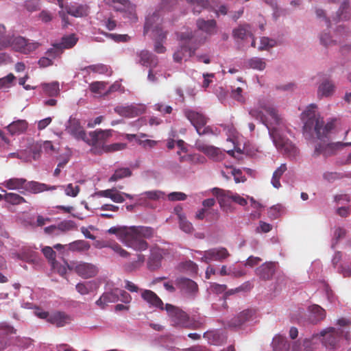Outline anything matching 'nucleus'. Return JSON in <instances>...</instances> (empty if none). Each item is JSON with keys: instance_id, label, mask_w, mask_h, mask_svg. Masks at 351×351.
Here are the masks:
<instances>
[{"instance_id": "nucleus-60", "label": "nucleus", "mask_w": 351, "mask_h": 351, "mask_svg": "<svg viewBox=\"0 0 351 351\" xmlns=\"http://www.w3.org/2000/svg\"><path fill=\"white\" fill-rule=\"evenodd\" d=\"M168 169L177 176H182L185 174V169L178 162H173L168 165Z\"/></svg>"}, {"instance_id": "nucleus-27", "label": "nucleus", "mask_w": 351, "mask_h": 351, "mask_svg": "<svg viewBox=\"0 0 351 351\" xmlns=\"http://www.w3.org/2000/svg\"><path fill=\"white\" fill-rule=\"evenodd\" d=\"M203 337L207 339L208 343L215 346L223 343L226 339V335L221 330H208L204 333Z\"/></svg>"}, {"instance_id": "nucleus-43", "label": "nucleus", "mask_w": 351, "mask_h": 351, "mask_svg": "<svg viewBox=\"0 0 351 351\" xmlns=\"http://www.w3.org/2000/svg\"><path fill=\"white\" fill-rule=\"evenodd\" d=\"M287 170L286 164H282L273 173V176L271 180L272 186L276 189H279L281 186L280 182V178L282 175Z\"/></svg>"}, {"instance_id": "nucleus-46", "label": "nucleus", "mask_w": 351, "mask_h": 351, "mask_svg": "<svg viewBox=\"0 0 351 351\" xmlns=\"http://www.w3.org/2000/svg\"><path fill=\"white\" fill-rule=\"evenodd\" d=\"M221 175L226 180H229L231 178V176H233L236 183L244 182L246 180L245 176L242 175L241 170L237 169H231L228 174H226V172L222 171Z\"/></svg>"}, {"instance_id": "nucleus-36", "label": "nucleus", "mask_w": 351, "mask_h": 351, "mask_svg": "<svg viewBox=\"0 0 351 351\" xmlns=\"http://www.w3.org/2000/svg\"><path fill=\"white\" fill-rule=\"evenodd\" d=\"M271 346L274 351H288L290 348L286 337L281 335H276L273 338Z\"/></svg>"}, {"instance_id": "nucleus-7", "label": "nucleus", "mask_w": 351, "mask_h": 351, "mask_svg": "<svg viewBox=\"0 0 351 351\" xmlns=\"http://www.w3.org/2000/svg\"><path fill=\"white\" fill-rule=\"evenodd\" d=\"M183 114L194 126L199 135L212 132L210 127H204L207 123V118L200 109L187 107L183 109Z\"/></svg>"}, {"instance_id": "nucleus-11", "label": "nucleus", "mask_w": 351, "mask_h": 351, "mask_svg": "<svg viewBox=\"0 0 351 351\" xmlns=\"http://www.w3.org/2000/svg\"><path fill=\"white\" fill-rule=\"evenodd\" d=\"M194 252L202 255L201 261L206 263L212 261L223 262L230 256L228 250L224 247H213L206 251L194 250Z\"/></svg>"}, {"instance_id": "nucleus-32", "label": "nucleus", "mask_w": 351, "mask_h": 351, "mask_svg": "<svg viewBox=\"0 0 351 351\" xmlns=\"http://www.w3.org/2000/svg\"><path fill=\"white\" fill-rule=\"evenodd\" d=\"M275 263L266 262L256 269V274L261 279L268 280L272 277L275 272Z\"/></svg>"}, {"instance_id": "nucleus-49", "label": "nucleus", "mask_w": 351, "mask_h": 351, "mask_svg": "<svg viewBox=\"0 0 351 351\" xmlns=\"http://www.w3.org/2000/svg\"><path fill=\"white\" fill-rule=\"evenodd\" d=\"M348 8H349L348 1H343L341 3V4L337 12V16H336L337 19H336L338 21L348 19H349V14L348 12Z\"/></svg>"}, {"instance_id": "nucleus-40", "label": "nucleus", "mask_w": 351, "mask_h": 351, "mask_svg": "<svg viewBox=\"0 0 351 351\" xmlns=\"http://www.w3.org/2000/svg\"><path fill=\"white\" fill-rule=\"evenodd\" d=\"M90 247V244L84 240H77L68 244V250L72 252L87 251Z\"/></svg>"}, {"instance_id": "nucleus-44", "label": "nucleus", "mask_w": 351, "mask_h": 351, "mask_svg": "<svg viewBox=\"0 0 351 351\" xmlns=\"http://www.w3.org/2000/svg\"><path fill=\"white\" fill-rule=\"evenodd\" d=\"M224 130L226 132L227 135L228 136L227 141H230L234 144V149L237 150L238 153H241V148L236 145V142L237 141V132L236 129L232 125H227Z\"/></svg>"}, {"instance_id": "nucleus-51", "label": "nucleus", "mask_w": 351, "mask_h": 351, "mask_svg": "<svg viewBox=\"0 0 351 351\" xmlns=\"http://www.w3.org/2000/svg\"><path fill=\"white\" fill-rule=\"evenodd\" d=\"M100 34L116 43H125L130 40V36L128 34H112L104 31H101Z\"/></svg>"}, {"instance_id": "nucleus-55", "label": "nucleus", "mask_w": 351, "mask_h": 351, "mask_svg": "<svg viewBox=\"0 0 351 351\" xmlns=\"http://www.w3.org/2000/svg\"><path fill=\"white\" fill-rule=\"evenodd\" d=\"M76 291L81 295H88L92 291L90 282H79L75 286Z\"/></svg>"}, {"instance_id": "nucleus-53", "label": "nucleus", "mask_w": 351, "mask_h": 351, "mask_svg": "<svg viewBox=\"0 0 351 351\" xmlns=\"http://www.w3.org/2000/svg\"><path fill=\"white\" fill-rule=\"evenodd\" d=\"M63 51L58 43H56L52 45V47L46 51V56H48L53 61L55 58L59 57L62 53Z\"/></svg>"}, {"instance_id": "nucleus-6", "label": "nucleus", "mask_w": 351, "mask_h": 351, "mask_svg": "<svg viewBox=\"0 0 351 351\" xmlns=\"http://www.w3.org/2000/svg\"><path fill=\"white\" fill-rule=\"evenodd\" d=\"M180 43L173 53L175 62H180L195 55V51L206 41V37L197 32L186 30L177 34Z\"/></svg>"}, {"instance_id": "nucleus-58", "label": "nucleus", "mask_w": 351, "mask_h": 351, "mask_svg": "<svg viewBox=\"0 0 351 351\" xmlns=\"http://www.w3.org/2000/svg\"><path fill=\"white\" fill-rule=\"evenodd\" d=\"M108 247L110 248L115 253H117L123 258H127L130 255L129 252L123 249L121 246L116 242L109 241V245Z\"/></svg>"}, {"instance_id": "nucleus-64", "label": "nucleus", "mask_w": 351, "mask_h": 351, "mask_svg": "<svg viewBox=\"0 0 351 351\" xmlns=\"http://www.w3.org/2000/svg\"><path fill=\"white\" fill-rule=\"evenodd\" d=\"M101 25L104 26L108 30L112 31L117 27V22L110 17H105L100 19Z\"/></svg>"}, {"instance_id": "nucleus-31", "label": "nucleus", "mask_w": 351, "mask_h": 351, "mask_svg": "<svg viewBox=\"0 0 351 351\" xmlns=\"http://www.w3.org/2000/svg\"><path fill=\"white\" fill-rule=\"evenodd\" d=\"M57 188L56 186H48L47 184L40 183L36 181H25V192H29L32 193H38L45 191L55 190Z\"/></svg>"}, {"instance_id": "nucleus-48", "label": "nucleus", "mask_w": 351, "mask_h": 351, "mask_svg": "<svg viewBox=\"0 0 351 351\" xmlns=\"http://www.w3.org/2000/svg\"><path fill=\"white\" fill-rule=\"evenodd\" d=\"M4 200L12 205L21 204L25 202L22 196L14 193H5L4 194Z\"/></svg>"}, {"instance_id": "nucleus-3", "label": "nucleus", "mask_w": 351, "mask_h": 351, "mask_svg": "<svg viewBox=\"0 0 351 351\" xmlns=\"http://www.w3.org/2000/svg\"><path fill=\"white\" fill-rule=\"evenodd\" d=\"M191 5L194 14H199L202 10L207 9L210 5L208 0H186ZM178 3V0H161L158 8L152 13H149L145 18L144 34L152 32L156 40L154 50L158 53H162L166 49L162 42L166 39L167 33L162 30L161 16L167 11L171 10Z\"/></svg>"}, {"instance_id": "nucleus-38", "label": "nucleus", "mask_w": 351, "mask_h": 351, "mask_svg": "<svg viewBox=\"0 0 351 351\" xmlns=\"http://www.w3.org/2000/svg\"><path fill=\"white\" fill-rule=\"evenodd\" d=\"M14 35L8 33L4 25L0 23V49L10 47Z\"/></svg>"}, {"instance_id": "nucleus-34", "label": "nucleus", "mask_w": 351, "mask_h": 351, "mask_svg": "<svg viewBox=\"0 0 351 351\" xmlns=\"http://www.w3.org/2000/svg\"><path fill=\"white\" fill-rule=\"evenodd\" d=\"M28 127L27 122L24 119L13 121L6 129L11 135H19L25 132Z\"/></svg>"}, {"instance_id": "nucleus-1", "label": "nucleus", "mask_w": 351, "mask_h": 351, "mask_svg": "<svg viewBox=\"0 0 351 351\" xmlns=\"http://www.w3.org/2000/svg\"><path fill=\"white\" fill-rule=\"evenodd\" d=\"M248 114L267 128L269 137L278 152L290 159L295 158L299 154L298 149L286 138V122L270 99H259L253 107L248 109Z\"/></svg>"}, {"instance_id": "nucleus-45", "label": "nucleus", "mask_w": 351, "mask_h": 351, "mask_svg": "<svg viewBox=\"0 0 351 351\" xmlns=\"http://www.w3.org/2000/svg\"><path fill=\"white\" fill-rule=\"evenodd\" d=\"M43 90L45 95L54 97L59 94V83L58 82H53L51 83L43 84Z\"/></svg>"}, {"instance_id": "nucleus-19", "label": "nucleus", "mask_w": 351, "mask_h": 351, "mask_svg": "<svg viewBox=\"0 0 351 351\" xmlns=\"http://www.w3.org/2000/svg\"><path fill=\"white\" fill-rule=\"evenodd\" d=\"M112 135L111 130H96L93 132H90L88 136H87L86 142L88 145L96 147L98 145L101 144L106 139L109 138Z\"/></svg>"}, {"instance_id": "nucleus-50", "label": "nucleus", "mask_w": 351, "mask_h": 351, "mask_svg": "<svg viewBox=\"0 0 351 351\" xmlns=\"http://www.w3.org/2000/svg\"><path fill=\"white\" fill-rule=\"evenodd\" d=\"M87 73H90L91 72L96 73L99 74H106L108 73V68L106 65L103 64H92L88 66L84 69Z\"/></svg>"}, {"instance_id": "nucleus-30", "label": "nucleus", "mask_w": 351, "mask_h": 351, "mask_svg": "<svg viewBox=\"0 0 351 351\" xmlns=\"http://www.w3.org/2000/svg\"><path fill=\"white\" fill-rule=\"evenodd\" d=\"M335 84L331 80L324 79L318 86L317 91V97L322 99L332 96L335 92Z\"/></svg>"}, {"instance_id": "nucleus-10", "label": "nucleus", "mask_w": 351, "mask_h": 351, "mask_svg": "<svg viewBox=\"0 0 351 351\" xmlns=\"http://www.w3.org/2000/svg\"><path fill=\"white\" fill-rule=\"evenodd\" d=\"M40 46V43L32 40L27 39L21 36H14L10 42V47L17 52L29 54L36 51Z\"/></svg>"}, {"instance_id": "nucleus-15", "label": "nucleus", "mask_w": 351, "mask_h": 351, "mask_svg": "<svg viewBox=\"0 0 351 351\" xmlns=\"http://www.w3.org/2000/svg\"><path fill=\"white\" fill-rule=\"evenodd\" d=\"M71 269H73L83 278L94 277L98 271L97 267L95 265L82 261L73 263L71 265Z\"/></svg>"}, {"instance_id": "nucleus-28", "label": "nucleus", "mask_w": 351, "mask_h": 351, "mask_svg": "<svg viewBox=\"0 0 351 351\" xmlns=\"http://www.w3.org/2000/svg\"><path fill=\"white\" fill-rule=\"evenodd\" d=\"M12 258L27 263H35L38 259V253L28 247L23 248L21 252L12 253Z\"/></svg>"}, {"instance_id": "nucleus-42", "label": "nucleus", "mask_w": 351, "mask_h": 351, "mask_svg": "<svg viewBox=\"0 0 351 351\" xmlns=\"http://www.w3.org/2000/svg\"><path fill=\"white\" fill-rule=\"evenodd\" d=\"M132 175L131 170L128 167L119 168L116 169L114 173L110 177L109 182H117L125 178H128Z\"/></svg>"}, {"instance_id": "nucleus-18", "label": "nucleus", "mask_w": 351, "mask_h": 351, "mask_svg": "<svg viewBox=\"0 0 351 351\" xmlns=\"http://www.w3.org/2000/svg\"><path fill=\"white\" fill-rule=\"evenodd\" d=\"M176 285L183 294L189 297H193L198 289L197 283L186 278H177Z\"/></svg>"}, {"instance_id": "nucleus-47", "label": "nucleus", "mask_w": 351, "mask_h": 351, "mask_svg": "<svg viewBox=\"0 0 351 351\" xmlns=\"http://www.w3.org/2000/svg\"><path fill=\"white\" fill-rule=\"evenodd\" d=\"M247 66L258 71H263L266 66V63L263 58L254 57L248 60Z\"/></svg>"}, {"instance_id": "nucleus-8", "label": "nucleus", "mask_w": 351, "mask_h": 351, "mask_svg": "<svg viewBox=\"0 0 351 351\" xmlns=\"http://www.w3.org/2000/svg\"><path fill=\"white\" fill-rule=\"evenodd\" d=\"M57 1L59 7L61 8V10L59 11L58 14L62 19V26L64 27H66L69 25L67 14L77 18L84 16L88 14V8L85 5L75 2L64 5V0H57Z\"/></svg>"}, {"instance_id": "nucleus-24", "label": "nucleus", "mask_w": 351, "mask_h": 351, "mask_svg": "<svg viewBox=\"0 0 351 351\" xmlns=\"http://www.w3.org/2000/svg\"><path fill=\"white\" fill-rule=\"evenodd\" d=\"M136 55L138 58L136 62L142 66L154 68L158 64L157 57L147 50L138 51Z\"/></svg>"}, {"instance_id": "nucleus-39", "label": "nucleus", "mask_w": 351, "mask_h": 351, "mask_svg": "<svg viewBox=\"0 0 351 351\" xmlns=\"http://www.w3.org/2000/svg\"><path fill=\"white\" fill-rule=\"evenodd\" d=\"M162 255L157 251L151 250L150 256L148 258L147 267L151 270H155L161 265Z\"/></svg>"}, {"instance_id": "nucleus-59", "label": "nucleus", "mask_w": 351, "mask_h": 351, "mask_svg": "<svg viewBox=\"0 0 351 351\" xmlns=\"http://www.w3.org/2000/svg\"><path fill=\"white\" fill-rule=\"evenodd\" d=\"M276 40L270 39L268 37H262L260 40L259 50H267L276 45Z\"/></svg>"}, {"instance_id": "nucleus-5", "label": "nucleus", "mask_w": 351, "mask_h": 351, "mask_svg": "<svg viewBox=\"0 0 351 351\" xmlns=\"http://www.w3.org/2000/svg\"><path fill=\"white\" fill-rule=\"evenodd\" d=\"M341 337H344L346 340L350 339L349 331L346 328H326L319 334H313L308 338H304L302 341L295 342L292 347V351H314L320 341L326 349L333 350Z\"/></svg>"}, {"instance_id": "nucleus-9", "label": "nucleus", "mask_w": 351, "mask_h": 351, "mask_svg": "<svg viewBox=\"0 0 351 351\" xmlns=\"http://www.w3.org/2000/svg\"><path fill=\"white\" fill-rule=\"evenodd\" d=\"M165 310L167 313L172 326L180 328H194L195 324L193 323L189 315L181 308L166 304Z\"/></svg>"}, {"instance_id": "nucleus-2", "label": "nucleus", "mask_w": 351, "mask_h": 351, "mask_svg": "<svg viewBox=\"0 0 351 351\" xmlns=\"http://www.w3.org/2000/svg\"><path fill=\"white\" fill-rule=\"evenodd\" d=\"M317 106L315 104H309L302 113L301 119L304 123L305 130H314L319 142L315 145L313 156H323L325 158L333 156L343 147L351 145V143L336 142L332 143L326 141L328 134L332 129V125H324V121L317 114Z\"/></svg>"}, {"instance_id": "nucleus-25", "label": "nucleus", "mask_w": 351, "mask_h": 351, "mask_svg": "<svg viewBox=\"0 0 351 351\" xmlns=\"http://www.w3.org/2000/svg\"><path fill=\"white\" fill-rule=\"evenodd\" d=\"M137 201L139 204H145L147 200L156 201L165 199L166 195L165 192L160 190H152L143 192L137 195Z\"/></svg>"}, {"instance_id": "nucleus-4", "label": "nucleus", "mask_w": 351, "mask_h": 351, "mask_svg": "<svg viewBox=\"0 0 351 351\" xmlns=\"http://www.w3.org/2000/svg\"><path fill=\"white\" fill-rule=\"evenodd\" d=\"M107 232L115 234L117 239L126 247L136 252H143L148 248V243L143 239H150L154 230L148 226H112Z\"/></svg>"}, {"instance_id": "nucleus-33", "label": "nucleus", "mask_w": 351, "mask_h": 351, "mask_svg": "<svg viewBox=\"0 0 351 351\" xmlns=\"http://www.w3.org/2000/svg\"><path fill=\"white\" fill-rule=\"evenodd\" d=\"M25 178H12L5 180L1 184L8 190H17L25 194Z\"/></svg>"}, {"instance_id": "nucleus-54", "label": "nucleus", "mask_w": 351, "mask_h": 351, "mask_svg": "<svg viewBox=\"0 0 351 351\" xmlns=\"http://www.w3.org/2000/svg\"><path fill=\"white\" fill-rule=\"evenodd\" d=\"M230 97L241 104L245 102V98L243 95V88L241 87L231 86Z\"/></svg>"}, {"instance_id": "nucleus-62", "label": "nucleus", "mask_w": 351, "mask_h": 351, "mask_svg": "<svg viewBox=\"0 0 351 351\" xmlns=\"http://www.w3.org/2000/svg\"><path fill=\"white\" fill-rule=\"evenodd\" d=\"M61 187L64 189L65 194L70 197H76L80 191L79 186H74L73 184H69L66 186H61Z\"/></svg>"}, {"instance_id": "nucleus-22", "label": "nucleus", "mask_w": 351, "mask_h": 351, "mask_svg": "<svg viewBox=\"0 0 351 351\" xmlns=\"http://www.w3.org/2000/svg\"><path fill=\"white\" fill-rule=\"evenodd\" d=\"M254 315L253 310H244L228 322V326L231 328L240 327L245 322L252 321Z\"/></svg>"}, {"instance_id": "nucleus-57", "label": "nucleus", "mask_w": 351, "mask_h": 351, "mask_svg": "<svg viewBox=\"0 0 351 351\" xmlns=\"http://www.w3.org/2000/svg\"><path fill=\"white\" fill-rule=\"evenodd\" d=\"M346 230L343 228L341 227H335L333 235H332V242L331 246L332 248L335 247V245L338 242L339 239L343 238L346 236Z\"/></svg>"}, {"instance_id": "nucleus-14", "label": "nucleus", "mask_w": 351, "mask_h": 351, "mask_svg": "<svg viewBox=\"0 0 351 351\" xmlns=\"http://www.w3.org/2000/svg\"><path fill=\"white\" fill-rule=\"evenodd\" d=\"M145 109V106L143 104H132L125 106H117L114 108V112L120 116L133 118L143 114Z\"/></svg>"}, {"instance_id": "nucleus-52", "label": "nucleus", "mask_w": 351, "mask_h": 351, "mask_svg": "<svg viewBox=\"0 0 351 351\" xmlns=\"http://www.w3.org/2000/svg\"><path fill=\"white\" fill-rule=\"evenodd\" d=\"M180 228L186 233H191L193 230V226L189 222L184 214H179Z\"/></svg>"}, {"instance_id": "nucleus-29", "label": "nucleus", "mask_w": 351, "mask_h": 351, "mask_svg": "<svg viewBox=\"0 0 351 351\" xmlns=\"http://www.w3.org/2000/svg\"><path fill=\"white\" fill-rule=\"evenodd\" d=\"M71 320V317L69 315L61 311L51 313L48 318V322L57 327H62L69 324Z\"/></svg>"}, {"instance_id": "nucleus-35", "label": "nucleus", "mask_w": 351, "mask_h": 351, "mask_svg": "<svg viewBox=\"0 0 351 351\" xmlns=\"http://www.w3.org/2000/svg\"><path fill=\"white\" fill-rule=\"evenodd\" d=\"M311 322L316 324L323 320L326 317L325 310L317 304L311 305L308 307Z\"/></svg>"}, {"instance_id": "nucleus-21", "label": "nucleus", "mask_w": 351, "mask_h": 351, "mask_svg": "<svg viewBox=\"0 0 351 351\" xmlns=\"http://www.w3.org/2000/svg\"><path fill=\"white\" fill-rule=\"evenodd\" d=\"M119 300V289L114 288L105 291L95 302V304L100 308L104 309L108 303H115Z\"/></svg>"}, {"instance_id": "nucleus-16", "label": "nucleus", "mask_w": 351, "mask_h": 351, "mask_svg": "<svg viewBox=\"0 0 351 351\" xmlns=\"http://www.w3.org/2000/svg\"><path fill=\"white\" fill-rule=\"evenodd\" d=\"M212 193L215 197H217L220 204L223 202L226 201V199H231L241 206H245L247 204V200L244 197L238 194H233L230 191H224L219 188H213L212 189Z\"/></svg>"}, {"instance_id": "nucleus-56", "label": "nucleus", "mask_w": 351, "mask_h": 351, "mask_svg": "<svg viewBox=\"0 0 351 351\" xmlns=\"http://www.w3.org/2000/svg\"><path fill=\"white\" fill-rule=\"evenodd\" d=\"M337 272L344 278L351 276V261L341 263L337 269Z\"/></svg>"}, {"instance_id": "nucleus-20", "label": "nucleus", "mask_w": 351, "mask_h": 351, "mask_svg": "<svg viewBox=\"0 0 351 351\" xmlns=\"http://www.w3.org/2000/svg\"><path fill=\"white\" fill-rule=\"evenodd\" d=\"M141 297L149 304V307L158 308L161 311L165 309L163 302L154 291L143 289L141 290Z\"/></svg>"}, {"instance_id": "nucleus-26", "label": "nucleus", "mask_w": 351, "mask_h": 351, "mask_svg": "<svg viewBox=\"0 0 351 351\" xmlns=\"http://www.w3.org/2000/svg\"><path fill=\"white\" fill-rule=\"evenodd\" d=\"M15 330L11 326L0 324V351L4 350L10 345V335L14 333Z\"/></svg>"}, {"instance_id": "nucleus-13", "label": "nucleus", "mask_w": 351, "mask_h": 351, "mask_svg": "<svg viewBox=\"0 0 351 351\" xmlns=\"http://www.w3.org/2000/svg\"><path fill=\"white\" fill-rule=\"evenodd\" d=\"M66 132L76 140L86 142L87 134L80 124L79 119L71 116L65 124Z\"/></svg>"}, {"instance_id": "nucleus-23", "label": "nucleus", "mask_w": 351, "mask_h": 351, "mask_svg": "<svg viewBox=\"0 0 351 351\" xmlns=\"http://www.w3.org/2000/svg\"><path fill=\"white\" fill-rule=\"evenodd\" d=\"M75 227L74 221L69 220L60 223L58 226H50L45 228V232L51 235H59L62 232H65L73 229Z\"/></svg>"}, {"instance_id": "nucleus-61", "label": "nucleus", "mask_w": 351, "mask_h": 351, "mask_svg": "<svg viewBox=\"0 0 351 351\" xmlns=\"http://www.w3.org/2000/svg\"><path fill=\"white\" fill-rule=\"evenodd\" d=\"M334 202L338 206H346L351 199L348 194H337L334 196Z\"/></svg>"}, {"instance_id": "nucleus-12", "label": "nucleus", "mask_w": 351, "mask_h": 351, "mask_svg": "<svg viewBox=\"0 0 351 351\" xmlns=\"http://www.w3.org/2000/svg\"><path fill=\"white\" fill-rule=\"evenodd\" d=\"M232 36L237 43L243 42L245 45H247L250 42V45L255 47L254 37L249 25H241L234 28L232 31Z\"/></svg>"}, {"instance_id": "nucleus-41", "label": "nucleus", "mask_w": 351, "mask_h": 351, "mask_svg": "<svg viewBox=\"0 0 351 351\" xmlns=\"http://www.w3.org/2000/svg\"><path fill=\"white\" fill-rule=\"evenodd\" d=\"M78 40V38L74 34L64 36L62 38L61 41L58 43L61 48L64 50L65 49H70L74 47Z\"/></svg>"}, {"instance_id": "nucleus-17", "label": "nucleus", "mask_w": 351, "mask_h": 351, "mask_svg": "<svg viewBox=\"0 0 351 351\" xmlns=\"http://www.w3.org/2000/svg\"><path fill=\"white\" fill-rule=\"evenodd\" d=\"M196 25L198 30L202 31L205 33L206 35L204 36L210 37L217 34V21L214 19L205 20L204 19H198L196 21ZM194 32H197L200 34V32L197 31H195ZM204 36L202 33H201Z\"/></svg>"}, {"instance_id": "nucleus-37", "label": "nucleus", "mask_w": 351, "mask_h": 351, "mask_svg": "<svg viewBox=\"0 0 351 351\" xmlns=\"http://www.w3.org/2000/svg\"><path fill=\"white\" fill-rule=\"evenodd\" d=\"M198 149L214 160H219L222 159V152L220 149L216 147L207 145H198Z\"/></svg>"}, {"instance_id": "nucleus-63", "label": "nucleus", "mask_w": 351, "mask_h": 351, "mask_svg": "<svg viewBox=\"0 0 351 351\" xmlns=\"http://www.w3.org/2000/svg\"><path fill=\"white\" fill-rule=\"evenodd\" d=\"M52 267L57 271V272L62 276L65 275L67 272V269H71L67 263H65L64 265L60 264L57 261L52 262L51 263Z\"/></svg>"}]
</instances>
